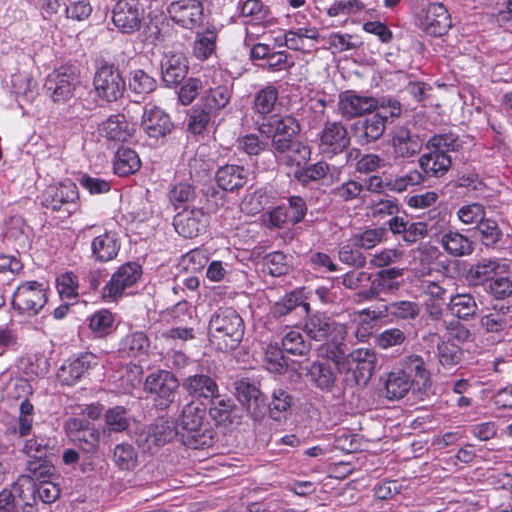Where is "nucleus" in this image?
Returning a JSON list of instances; mask_svg holds the SVG:
<instances>
[{
    "label": "nucleus",
    "mask_w": 512,
    "mask_h": 512,
    "mask_svg": "<svg viewBox=\"0 0 512 512\" xmlns=\"http://www.w3.org/2000/svg\"><path fill=\"white\" fill-rule=\"evenodd\" d=\"M377 357L373 350L358 348L347 359L349 370L353 371L357 383H366L374 373Z\"/></svg>",
    "instance_id": "6ab92c4d"
},
{
    "label": "nucleus",
    "mask_w": 512,
    "mask_h": 512,
    "mask_svg": "<svg viewBox=\"0 0 512 512\" xmlns=\"http://www.w3.org/2000/svg\"><path fill=\"white\" fill-rule=\"evenodd\" d=\"M305 333L315 341H328L333 346L329 357L338 361L345 354L344 340L347 336V327L331 317L317 313L309 316L304 325Z\"/></svg>",
    "instance_id": "7ed1b4c3"
},
{
    "label": "nucleus",
    "mask_w": 512,
    "mask_h": 512,
    "mask_svg": "<svg viewBox=\"0 0 512 512\" xmlns=\"http://www.w3.org/2000/svg\"><path fill=\"white\" fill-rule=\"evenodd\" d=\"M244 322L231 307L219 308L209 321V340L219 351L235 350L244 336Z\"/></svg>",
    "instance_id": "f257e3e1"
},
{
    "label": "nucleus",
    "mask_w": 512,
    "mask_h": 512,
    "mask_svg": "<svg viewBox=\"0 0 512 512\" xmlns=\"http://www.w3.org/2000/svg\"><path fill=\"white\" fill-rule=\"evenodd\" d=\"M264 360L267 370L276 374H283L288 367L287 360L285 359L282 350L274 345L267 346Z\"/></svg>",
    "instance_id": "0e129e2a"
},
{
    "label": "nucleus",
    "mask_w": 512,
    "mask_h": 512,
    "mask_svg": "<svg viewBox=\"0 0 512 512\" xmlns=\"http://www.w3.org/2000/svg\"><path fill=\"white\" fill-rule=\"evenodd\" d=\"M248 180V171L239 165L227 164L216 172V181L220 188L226 191H236L242 188Z\"/></svg>",
    "instance_id": "c756f323"
},
{
    "label": "nucleus",
    "mask_w": 512,
    "mask_h": 512,
    "mask_svg": "<svg viewBox=\"0 0 512 512\" xmlns=\"http://www.w3.org/2000/svg\"><path fill=\"white\" fill-rule=\"evenodd\" d=\"M81 84L80 72L71 65L60 66L46 78L44 87L47 95L54 102H66L74 97L76 89Z\"/></svg>",
    "instance_id": "20e7f679"
},
{
    "label": "nucleus",
    "mask_w": 512,
    "mask_h": 512,
    "mask_svg": "<svg viewBox=\"0 0 512 512\" xmlns=\"http://www.w3.org/2000/svg\"><path fill=\"white\" fill-rule=\"evenodd\" d=\"M144 387L148 393L155 396L156 406L164 409L173 402L179 382L171 372L159 370L147 376Z\"/></svg>",
    "instance_id": "1a4fd4ad"
},
{
    "label": "nucleus",
    "mask_w": 512,
    "mask_h": 512,
    "mask_svg": "<svg viewBox=\"0 0 512 512\" xmlns=\"http://www.w3.org/2000/svg\"><path fill=\"white\" fill-rule=\"evenodd\" d=\"M47 300V289L43 283L26 281L14 291L12 305L20 314L34 316L44 308Z\"/></svg>",
    "instance_id": "423d86ee"
},
{
    "label": "nucleus",
    "mask_w": 512,
    "mask_h": 512,
    "mask_svg": "<svg viewBox=\"0 0 512 512\" xmlns=\"http://www.w3.org/2000/svg\"><path fill=\"white\" fill-rule=\"evenodd\" d=\"M208 259L206 249L195 248L182 256L181 265L188 271L199 272L205 267Z\"/></svg>",
    "instance_id": "774afa93"
},
{
    "label": "nucleus",
    "mask_w": 512,
    "mask_h": 512,
    "mask_svg": "<svg viewBox=\"0 0 512 512\" xmlns=\"http://www.w3.org/2000/svg\"><path fill=\"white\" fill-rule=\"evenodd\" d=\"M415 390L412 380L400 370L386 375L383 394L389 400H399L405 397L411 389Z\"/></svg>",
    "instance_id": "2f4dec72"
},
{
    "label": "nucleus",
    "mask_w": 512,
    "mask_h": 512,
    "mask_svg": "<svg viewBox=\"0 0 512 512\" xmlns=\"http://www.w3.org/2000/svg\"><path fill=\"white\" fill-rule=\"evenodd\" d=\"M167 12L176 24L188 29L200 25L203 20V6L199 0L173 1Z\"/></svg>",
    "instance_id": "4468645a"
},
{
    "label": "nucleus",
    "mask_w": 512,
    "mask_h": 512,
    "mask_svg": "<svg viewBox=\"0 0 512 512\" xmlns=\"http://www.w3.org/2000/svg\"><path fill=\"white\" fill-rule=\"evenodd\" d=\"M509 264L501 259H482L473 267V274L479 279L491 280L499 272H505Z\"/></svg>",
    "instance_id": "3c124183"
},
{
    "label": "nucleus",
    "mask_w": 512,
    "mask_h": 512,
    "mask_svg": "<svg viewBox=\"0 0 512 512\" xmlns=\"http://www.w3.org/2000/svg\"><path fill=\"white\" fill-rule=\"evenodd\" d=\"M399 370L412 380L417 391L425 390L430 384V372L426 367L424 359L418 354L405 356L402 359Z\"/></svg>",
    "instance_id": "393cba45"
},
{
    "label": "nucleus",
    "mask_w": 512,
    "mask_h": 512,
    "mask_svg": "<svg viewBox=\"0 0 512 512\" xmlns=\"http://www.w3.org/2000/svg\"><path fill=\"white\" fill-rule=\"evenodd\" d=\"M311 380L322 390H329L334 384V373L329 364L315 362L308 372Z\"/></svg>",
    "instance_id": "864d4df0"
},
{
    "label": "nucleus",
    "mask_w": 512,
    "mask_h": 512,
    "mask_svg": "<svg viewBox=\"0 0 512 512\" xmlns=\"http://www.w3.org/2000/svg\"><path fill=\"white\" fill-rule=\"evenodd\" d=\"M427 149L428 152L419 158L420 167L428 177H442L451 167V157L433 147H427Z\"/></svg>",
    "instance_id": "bb28decb"
},
{
    "label": "nucleus",
    "mask_w": 512,
    "mask_h": 512,
    "mask_svg": "<svg viewBox=\"0 0 512 512\" xmlns=\"http://www.w3.org/2000/svg\"><path fill=\"white\" fill-rule=\"evenodd\" d=\"M442 248L453 257L469 255L473 252V242L459 231L449 230L441 237Z\"/></svg>",
    "instance_id": "72a5a7b5"
},
{
    "label": "nucleus",
    "mask_w": 512,
    "mask_h": 512,
    "mask_svg": "<svg viewBox=\"0 0 512 512\" xmlns=\"http://www.w3.org/2000/svg\"><path fill=\"white\" fill-rule=\"evenodd\" d=\"M279 97L278 89L268 85L260 89L254 97L253 109L255 113L265 116L274 111Z\"/></svg>",
    "instance_id": "37998d69"
},
{
    "label": "nucleus",
    "mask_w": 512,
    "mask_h": 512,
    "mask_svg": "<svg viewBox=\"0 0 512 512\" xmlns=\"http://www.w3.org/2000/svg\"><path fill=\"white\" fill-rule=\"evenodd\" d=\"M113 460L120 469L130 470L137 464V454L131 445L122 443L114 448Z\"/></svg>",
    "instance_id": "680f3d73"
},
{
    "label": "nucleus",
    "mask_w": 512,
    "mask_h": 512,
    "mask_svg": "<svg viewBox=\"0 0 512 512\" xmlns=\"http://www.w3.org/2000/svg\"><path fill=\"white\" fill-rule=\"evenodd\" d=\"M391 146L395 158H410L422 149V141L405 127H398L393 131Z\"/></svg>",
    "instance_id": "5701e85b"
},
{
    "label": "nucleus",
    "mask_w": 512,
    "mask_h": 512,
    "mask_svg": "<svg viewBox=\"0 0 512 512\" xmlns=\"http://www.w3.org/2000/svg\"><path fill=\"white\" fill-rule=\"evenodd\" d=\"M187 71V60L181 53L166 54L162 60V79L167 86L179 84L186 77Z\"/></svg>",
    "instance_id": "cd10ccee"
},
{
    "label": "nucleus",
    "mask_w": 512,
    "mask_h": 512,
    "mask_svg": "<svg viewBox=\"0 0 512 512\" xmlns=\"http://www.w3.org/2000/svg\"><path fill=\"white\" fill-rule=\"evenodd\" d=\"M387 231L383 227L367 228L351 235V241L361 250H370L385 240Z\"/></svg>",
    "instance_id": "c03bdc74"
},
{
    "label": "nucleus",
    "mask_w": 512,
    "mask_h": 512,
    "mask_svg": "<svg viewBox=\"0 0 512 512\" xmlns=\"http://www.w3.org/2000/svg\"><path fill=\"white\" fill-rule=\"evenodd\" d=\"M22 512H38L36 483L28 475H20L10 489Z\"/></svg>",
    "instance_id": "b1692460"
},
{
    "label": "nucleus",
    "mask_w": 512,
    "mask_h": 512,
    "mask_svg": "<svg viewBox=\"0 0 512 512\" xmlns=\"http://www.w3.org/2000/svg\"><path fill=\"white\" fill-rule=\"evenodd\" d=\"M416 25L431 36H442L451 27V18L441 3H430L416 14Z\"/></svg>",
    "instance_id": "9b49d317"
},
{
    "label": "nucleus",
    "mask_w": 512,
    "mask_h": 512,
    "mask_svg": "<svg viewBox=\"0 0 512 512\" xmlns=\"http://www.w3.org/2000/svg\"><path fill=\"white\" fill-rule=\"evenodd\" d=\"M173 124L169 115L154 104H147L143 109L141 129L147 136L159 139L172 130Z\"/></svg>",
    "instance_id": "dca6fc26"
},
{
    "label": "nucleus",
    "mask_w": 512,
    "mask_h": 512,
    "mask_svg": "<svg viewBox=\"0 0 512 512\" xmlns=\"http://www.w3.org/2000/svg\"><path fill=\"white\" fill-rule=\"evenodd\" d=\"M477 228L480 240L485 246L495 245L502 237V231L499 228L498 223L491 218H485L477 225Z\"/></svg>",
    "instance_id": "e2e57ef3"
},
{
    "label": "nucleus",
    "mask_w": 512,
    "mask_h": 512,
    "mask_svg": "<svg viewBox=\"0 0 512 512\" xmlns=\"http://www.w3.org/2000/svg\"><path fill=\"white\" fill-rule=\"evenodd\" d=\"M321 35L315 26H303L288 30L284 35L285 45L295 51H310L305 40L320 41Z\"/></svg>",
    "instance_id": "f704fd0d"
},
{
    "label": "nucleus",
    "mask_w": 512,
    "mask_h": 512,
    "mask_svg": "<svg viewBox=\"0 0 512 512\" xmlns=\"http://www.w3.org/2000/svg\"><path fill=\"white\" fill-rule=\"evenodd\" d=\"M168 196L170 203L178 209L191 203L196 197V192L189 183H179L170 189Z\"/></svg>",
    "instance_id": "052dcab7"
},
{
    "label": "nucleus",
    "mask_w": 512,
    "mask_h": 512,
    "mask_svg": "<svg viewBox=\"0 0 512 512\" xmlns=\"http://www.w3.org/2000/svg\"><path fill=\"white\" fill-rule=\"evenodd\" d=\"M338 258L349 267L363 268L367 264L366 256L359 247L353 244L351 237L339 247Z\"/></svg>",
    "instance_id": "49530a36"
},
{
    "label": "nucleus",
    "mask_w": 512,
    "mask_h": 512,
    "mask_svg": "<svg viewBox=\"0 0 512 512\" xmlns=\"http://www.w3.org/2000/svg\"><path fill=\"white\" fill-rule=\"evenodd\" d=\"M386 123L387 115L383 112H376L353 125L354 135L361 144L374 142L383 136Z\"/></svg>",
    "instance_id": "412c9836"
},
{
    "label": "nucleus",
    "mask_w": 512,
    "mask_h": 512,
    "mask_svg": "<svg viewBox=\"0 0 512 512\" xmlns=\"http://www.w3.org/2000/svg\"><path fill=\"white\" fill-rule=\"evenodd\" d=\"M78 198L76 184L67 179L48 186L41 195V204L46 209L61 211L64 213V217H68L76 211Z\"/></svg>",
    "instance_id": "39448f33"
},
{
    "label": "nucleus",
    "mask_w": 512,
    "mask_h": 512,
    "mask_svg": "<svg viewBox=\"0 0 512 512\" xmlns=\"http://www.w3.org/2000/svg\"><path fill=\"white\" fill-rule=\"evenodd\" d=\"M384 317L382 310L376 311L371 309H363L353 314V322L357 327L355 330V337L359 342H365L372 334L373 321Z\"/></svg>",
    "instance_id": "4c0bfd02"
},
{
    "label": "nucleus",
    "mask_w": 512,
    "mask_h": 512,
    "mask_svg": "<svg viewBox=\"0 0 512 512\" xmlns=\"http://www.w3.org/2000/svg\"><path fill=\"white\" fill-rule=\"evenodd\" d=\"M457 218L464 225H478L486 218V209L480 203H470L457 210Z\"/></svg>",
    "instance_id": "bf43d9fd"
},
{
    "label": "nucleus",
    "mask_w": 512,
    "mask_h": 512,
    "mask_svg": "<svg viewBox=\"0 0 512 512\" xmlns=\"http://www.w3.org/2000/svg\"><path fill=\"white\" fill-rule=\"evenodd\" d=\"M174 435V428L167 420L158 419L137 434V443L145 450H151L169 441Z\"/></svg>",
    "instance_id": "aec40b11"
},
{
    "label": "nucleus",
    "mask_w": 512,
    "mask_h": 512,
    "mask_svg": "<svg viewBox=\"0 0 512 512\" xmlns=\"http://www.w3.org/2000/svg\"><path fill=\"white\" fill-rule=\"evenodd\" d=\"M114 315L107 309L96 311L89 318V328L96 337L109 335L114 329Z\"/></svg>",
    "instance_id": "de8ad7c7"
},
{
    "label": "nucleus",
    "mask_w": 512,
    "mask_h": 512,
    "mask_svg": "<svg viewBox=\"0 0 512 512\" xmlns=\"http://www.w3.org/2000/svg\"><path fill=\"white\" fill-rule=\"evenodd\" d=\"M209 415L217 424L231 423L233 411L236 409L234 401L229 397H222L217 393L215 398H210Z\"/></svg>",
    "instance_id": "a19ab883"
},
{
    "label": "nucleus",
    "mask_w": 512,
    "mask_h": 512,
    "mask_svg": "<svg viewBox=\"0 0 512 512\" xmlns=\"http://www.w3.org/2000/svg\"><path fill=\"white\" fill-rule=\"evenodd\" d=\"M462 359V350L455 344L442 342L438 344V360L444 368H453Z\"/></svg>",
    "instance_id": "69168bd1"
},
{
    "label": "nucleus",
    "mask_w": 512,
    "mask_h": 512,
    "mask_svg": "<svg viewBox=\"0 0 512 512\" xmlns=\"http://www.w3.org/2000/svg\"><path fill=\"white\" fill-rule=\"evenodd\" d=\"M112 21L123 33H132L139 29L141 13L135 0L118 1L113 9Z\"/></svg>",
    "instance_id": "a211bd4d"
},
{
    "label": "nucleus",
    "mask_w": 512,
    "mask_h": 512,
    "mask_svg": "<svg viewBox=\"0 0 512 512\" xmlns=\"http://www.w3.org/2000/svg\"><path fill=\"white\" fill-rule=\"evenodd\" d=\"M481 326L490 333L504 331L512 326V308L510 306H494L493 310L482 316Z\"/></svg>",
    "instance_id": "473e14b6"
},
{
    "label": "nucleus",
    "mask_w": 512,
    "mask_h": 512,
    "mask_svg": "<svg viewBox=\"0 0 512 512\" xmlns=\"http://www.w3.org/2000/svg\"><path fill=\"white\" fill-rule=\"evenodd\" d=\"M208 216L201 208H184L173 220L176 232L184 238H194L205 230Z\"/></svg>",
    "instance_id": "f3484780"
},
{
    "label": "nucleus",
    "mask_w": 512,
    "mask_h": 512,
    "mask_svg": "<svg viewBox=\"0 0 512 512\" xmlns=\"http://www.w3.org/2000/svg\"><path fill=\"white\" fill-rule=\"evenodd\" d=\"M156 80L142 69L131 72L129 88L136 94H149L155 90Z\"/></svg>",
    "instance_id": "4d7b16f0"
},
{
    "label": "nucleus",
    "mask_w": 512,
    "mask_h": 512,
    "mask_svg": "<svg viewBox=\"0 0 512 512\" xmlns=\"http://www.w3.org/2000/svg\"><path fill=\"white\" fill-rule=\"evenodd\" d=\"M403 271L404 269L396 267L379 271L376 278L372 280L370 288L358 293L359 298L368 301L374 299L383 291L397 289L399 284L389 281L401 277Z\"/></svg>",
    "instance_id": "a878e982"
},
{
    "label": "nucleus",
    "mask_w": 512,
    "mask_h": 512,
    "mask_svg": "<svg viewBox=\"0 0 512 512\" xmlns=\"http://www.w3.org/2000/svg\"><path fill=\"white\" fill-rule=\"evenodd\" d=\"M141 161L138 154L125 147L118 148L115 160H114V171L119 176H128L139 170Z\"/></svg>",
    "instance_id": "58836bf2"
},
{
    "label": "nucleus",
    "mask_w": 512,
    "mask_h": 512,
    "mask_svg": "<svg viewBox=\"0 0 512 512\" xmlns=\"http://www.w3.org/2000/svg\"><path fill=\"white\" fill-rule=\"evenodd\" d=\"M98 365V358L90 352H85L75 358L66 360L57 371V379L62 385L72 386L86 372Z\"/></svg>",
    "instance_id": "f8f14e48"
},
{
    "label": "nucleus",
    "mask_w": 512,
    "mask_h": 512,
    "mask_svg": "<svg viewBox=\"0 0 512 512\" xmlns=\"http://www.w3.org/2000/svg\"><path fill=\"white\" fill-rule=\"evenodd\" d=\"M293 396L283 387H276L271 392L268 403V415L277 422L286 421L291 414Z\"/></svg>",
    "instance_id": "7c9ffc66"
},
{
    "label": "nucleus",
    "mask_w": 512,
    "mask_h": 512,
    "mask_svg": "<svg viewBox=\"0 0 512 512\" xmlns=\"http://www.w3.org/2000/svg\"><path fill=\"white\" fill-rule=\"evenodd\" d=\"M93 87L98 98L113 102L123 95L125 80L118 68L113 65H103L96 70Z\"/></svg>",
    "instance_id": "6e6552de"
},
{
    "label": "nucleus",
    "mask_w": 512,
    "mask_h": 512,
    "mask_svg": "<svg viewBox=\"0 0 512 512\" xmlns=\"http://www.w3.org/2000/svg\"><path fill=\"white\" fill-rule=\"evenodd\" d=\"M150 346L148 337L144 332L136 331L126 335L120 343V350L128 356L136 357L146 355Z\"/></svg>",
    "instance_id": "79ce46f5"
},
{
    "label": "nucleus",
    "mask_w": 512,
    "mask_h": 512,
    "mask_svg": "<svg viewBox=\"0 0 512 512\" xmlns=\"http://www.w3.org/2000/svg\"><path fill=\"white\" fill-rule=\"evenodd\" d=\"M27 471L30 473L28 476H31L34 481H39V484L50 481L55 475V467L44 459L28 461Z\"/></svg>",
    "instance_id": "338daca9"
},
{
    "label": "nucleus",
    "mask_w": 512,
    "mask_h": 512,
    "mask_svg": "<svg viewBox=\"0 0 512 512\" xmlns=\"http://www.w3.org/2000/svg\"><path fill=\"white\" fill-rule=\"evenodd\" d=\"M448 309L457 318L468 320L476 314L478 305L472 295L457 294L450 298Z\"/></svg>",
    "instance_id": "ea45409f"
},
{
    "label": "nucleus",
    "mask_w": 512,
    "mask_h": 512,
    "mask_svg": "<svg viewBox=\"0 0 512 512\" xmlns=\"http://www.w3.org/2000/svg\"><path fill=\"white\" fill-rule=\"evenodd\" d=\"M270 10L261 0H246L241 4L240 14L252 24H260L267 20Z\"/></svg>",
    "instance_id": "8fccbe9b"
},
{
    "label": "nucleus",
    "mask_w": 512,
    "mask_h": 512,
    "mask_svg": "<svg viewBox=\"0 0 512 512\" xmlns=\"http://www.w3.org/2000/svg\"><path fill=\"white\" fill-rule=\"evenodd\" d=\"M378 107V100L372 96L347 90L339 94L338 109L342 117L352 119L371 113Z\"/></svg>",
    "instance_id": "ddd939ff"
},
{
    "label": "nucleus",
    "mask_w": 512,
    "mask_h": 512,
    "mask_svg": "<svg viewBox=\"0 0 512 512\" xmlns=\"http://www.w3.org/2000/svg\"><path fill=\"white\" fill-rule=\"evenodd\" d=\"M488 291L496 299H505L512 295V274L509 268L491 278Z\"/></svg>",
    "instance_id": "603ef678"
},
{
    "label": "nucleus",
    "mask_w": 512,
    "mask_h": 512,
    "mask_svg": "<svg viewBox=\"0 0 512 512\" xmlns=\"http://www.w3.org/2000/svg\"><path fill=\"white\" fill-rule=\"evenodd\" d=\"M264 268L272 276L285 275L290 268L289 257L283 252L275 251L264 257Z\"/></svg>",
    "instance_id": "13d9d810"
},
{
    "label": "nucleus",
    "mask_w": 512,
    "mask_h": 512,
    "mask_svg": "<svg viewBox=\"0 0 512 512\" xmlns=\"http://www.w3.org/2000/svg\"><path fill=\"white\" fill-rule=\"evenodd\" d=\"M206 406L197 401L187 403L177 421V434L185 445L198 449L208 445L212 439Z\"/></svg>",
    "instance_id": "f03ea898"
},
{
    "label": "nucleus",
    "mask_w": 512,
    "mask_h": 512,
    "mask_svg": "<svg viewBox=\"0 0 512 512\" xmlns=\"http://www.w3.org/2000/svg\"><path fill=\"white\" fill-rule=\"evenodd\" d=\"M232 87L224 84L209 88L205 92L204 103L210 111H219L227 106L231 99Z\"/></svg>",
    "instance_id": "a18cd8bd"
},
{
    "label": "nucleus",
    "mask_w": 512,
    "mask_h": 512,
    "mask_svg": "<svg viewBox=\"0 0 512 512\" xmlns=\"http://www.w3.org/2000/svg\"><path fill=\"white\" fill-rule=\"evenodd\" d=\"M350 144L346 127L341 122H326L319 133V147L323 153L336 155Z\"/></svg>",
    "instance_id": "2eb2a0df"
},
{
    "label": "nucleus",
    "mask_w": 512,
    "mask_h": 512,
    "mask_svg": "<svg viewBox=\"0 0 512 512\" xmlns=\"http://www.w3.org/2000/svg\"><path fill=\"white\" fill-rule=\"evenodd\" d=\"M288 147L285 151L274 152L278 160L288 166H301L305 164L311 157L310 147L302 142H294L293 140L287 143Z\"/></svg>",
    "instance_id": "e433bc0d"
},
{
    "label": "nucleus",
    "mask_w": 512,
    "mask_h": 512,
    "mask_svg": "<svg viewBox=\"0 0 512 512\" xmlns=\"http://www.w3.org/2000/svg\"><path fill=\"white\" fill-rule=\"evenodd\" d=\"M105 424L111 432H123L130 425V418L122 406H115L105 412Z\"/></svg>",
    "instance_id": "6e6d98bb"
},
{
    "label": "nucleus",
    "mask_w": 512,
    "mask_h": 512,
    "mask_svg": "<svg viewBox=\"0 0 512 512\" xmlns=\"http://www.w3.org/2000/svg\"><path fill=\"white\" fill-rule=\"evenodd\" d=\"M120 247L121 243L116 234L105 231L91 240V257L100 263L112 261L117 257Z\"/></svg>",
    "instance_id": "4be33fe9"
},
{
    "label": "nucleus",
    "mask_w": 512,
    "mask_h": 512,
    "mask_svg": "<svg viewBox=\"0 0 512 512\" xmlns=\"http://www.w3.org/2000/svg\"><path fill=\"white\" fill-rule=\"evenodd\" d=\"M142 275V268L135 262L121 265L102 289V299L106 303L117 302L125 291L134 286Z\"/></svg>",
    "instance_id": "0eeeda50"
},
{
    "label": "nucleus",
    "mask_w": 512,
    "mask_h": 512,
    "mask_svg": "<svg viewBox=\"0 0 512 512\" xmlns=\"http://www.w3.org/2000/svg\"><path fill=\"white\" fill-rule=\"evenodd\" d=\"M283 350L292 355L303 356L310 351V343L306 342L298 330L288 331L282 338Z\"/></svg>",
    "instance_id": "5fc2aeb1"
},
{
    "label": "nucleus",
    "mask_w": 512,
    "mask_h": 512,
    "mask_svg": "<svg viewBox=\"0 0 512 512\" xmlns=\"http://www.w3.org/2000/svg\"><path fill=\"white\" fill-rule=\"evenodd\" d=\"M384 317L391 315L400 320L415 319L420 312L419 306L413 301H396L384 306Z\"/></svg>",
    "instance_id": "09e8293b"
},
{
    "label": "nucleus",
    "mask_w": 512,
    "mask_h": 512,
    "mask_svg": "<svg viewBox=\"0 0 512 512\" xmlns=\"http://www.w3.org/2000/svg\"><path fill=\"white\" fill-rule=\"evenodd\" d=\"M101 134L109 140L126 141L132 135L133 127L121 114L112 115L101 124Z\"/></svg>",
    "instance_id": "c9c22d12"
},
{
    "label": "nucleus",
    "mask_w": 512,
    "mask_h": 512,
    "mask_svg": "<svg viewBox=\"0 0 512 512\" xmlns=\"http://www.w3.org/2000/svg\"><path fill=\"white\" fill-rule=\"evenodd\" d=\"M299 124L291 116L273 117L267 123L260 124L259 131L268 138H272L274 152H282L288 147L287 143L299 131Z\"/></svg>",
    "instance_id": "9d476101"
},
{
    "label": "nucleus",
    "mask_w": 512,
    "mask_h": 512,
    "mask_svg": "<svg viewBox=\"0 0 512 512\" xmlns=\"http://www.w3.org/2000/svg\"><path fill=\"white\" fill-rule=\"evenodd\" d=\"M184 390L192 397L210 399L215 398L219 392L215 379L206 374H194L184 379Z\"/></svg>",
    "instance_id": "c85d7f7f"
}]
</instances>
